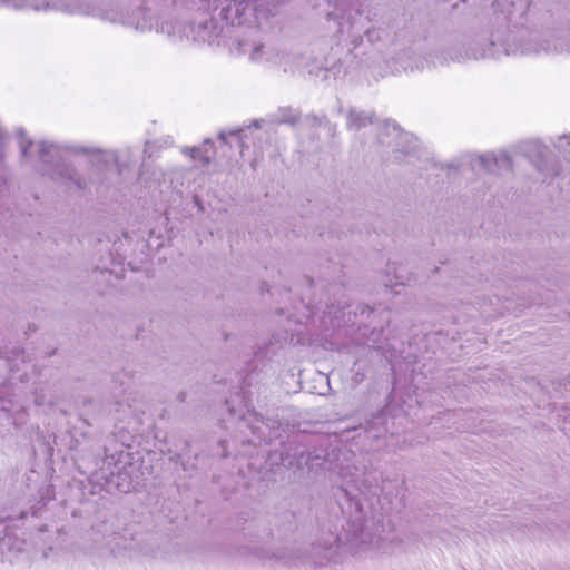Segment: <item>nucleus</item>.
Segmentation results:
<instances>
[{
	"label": "nucleus",
	"mask_w": 570,
	"mask_h": 570,
	"mask_svg": "<svg viewBox=\"0 0 570 570\" xmlns=\"http://www.w3.org/2000/svg\"><path fill=\"white\" fill-rule=\"evenodd\" d=\"M333 553H334V550H333V546L331 544V546H328V547L325 549V551H324V553H323L322 558H323V559L328 560V559L332 557V554H333Z\"/></svg>",
	"instance_id": "19"
},
{
	"label": "nucleus",
	"mask_w": 570,
	"mask_h": 570,
	"mask_svg": "<svg viewBox=\"0 0 570 570\" xmlns=\"http://www.w3.org/2000/svg\"><path fill=\"white\" fill-rule=\"evenodd\" d=\"M83 422H85L88 426H90V425H91V423H90L87 419H83Z\"/></svg>",
	"instance_id": "27"
},
{
	"label": "nucleus",
	"mask_w": 570,
	"mask_h": 570,
	"mask_svg": "<svg viewBox=\"0 0 570 570\" xmlns=\"http://www.w3.org/2000/svg\"><path fill=\"white\" fill-rule=\"evenodd\" d=\"M557 149L560 154L561 169L563 176H570V140L567 137H559Z\"/></svg>",
	"instance_id": "11"
},
{
	"label": "nucleus",
	"mask_w": 570,
	"mask_h": 570,
	"mask_svg": "<svg viewBox=\"0 0 570 570\" xmlns=\"http://www.w3.org/2000/svg\"><path fill=\"white\" fill-rule=\"evenodd\" d=\"M259 51H261V46L255 47L253 50V53H252V58H255L256 53H258Z\"/></svg>",
	"instance_id": "25"
},
{
	"label": "nucleus",
	"mask_w": 570,
	"mask_h": 570,
	"mask_svg": "<svg viewBox=\"0 0 570 570\" xmlns=\"http://www.w3.org/2000/svg\"><path fill=\"white\" fill-rule=\"evenodd\" d=\"M243 132V129L242 128H238V129H234L229 132V135L232 136H239L240 134Z\"/></svg>",
	"instance_id": "24"
},
{
	"label": "nucleus",
	"mask_w": 570,
	"mask_h": 570,
	"mask_svg": "<svg viewBox=\"0 0 570 570\" xmlns=\"http://www.w3.org/2000/svg\"><path fill=\"white\" fill-rule=\"evenodd\" d=\"M387 421V414L384 411H379L366 420L360 429L365 433L368 440L379 441L389 432Z\"/></svg>",
	"instance_id": "8"
},
{
	"label": "nucleus",
	"mask_w": 570,
	"mask_h": 570,
	"mask_svg": "<svg viewBox=\"0 0 570 570\" xmlns=\"http://www.w3.org/2000/svg\"><path fill=\"white\" fill-rule=\"evenodd\" d=\"M73 4L81 6L85 9L94 10V13H89L88 16H97L102 20H107L112 23L137 27V23L131 14H129V11L121 6L116 4L107 8H96L89 3H81L79 1H73Z\"/></svg>",
	"instance_id": "6"
},
{
	"label": "nucleus",
	"mask_w": 570,
	"mask_h": 570,
	"mask_svg": "<svg viewBox=\"0 0 570 570\" xmlns=\"http://www.w3.org/2000/svg\"><path fill=\"white\" fill-rule=\"evenodd\" d=\"M218 139L222 140L224 144H227V138L225 131H220L218 134Z\"/></svg>",
	"instance_id": "23"
},
{
	"label": "nucleus",
	"mask_w": 570,
	"mask_h": 570,
	"mask_svg": "<svg viewBox=\"0 0 570 570\" xmlns=\"http://www.w3.org/2000/svg\"><path fill=\"white\" fill-rule=\"evenodd\" d=\"M218 17L212 18L207 21L200 22L197 27V37L203 41L213 42L217 37L225 33L226 27L224 23L218 24Z\"/></svg>",
	"instance_id": "9"
},
{
	"label": "nucleus",
	"mask_w": 570,
	"mask_h": 570,
	"mask_svg": "<svg viewBox=\"0 0 570 570\" xmlns=\"http://www.w3.org/2000/svg\"><path fill=\"white\" fill-rule=\"evenodd\" d=\"M262 124H263V120H258V119H256V120L252 121V122H250V125H249L248 127H249V128H256V129H258V128H261V127H262Z\"/></svg>",
	"instance_id": "21"
},
{
	"label": "nucleus",
	"mask_w": 570,
	"mask_h": 570,
	"mask_svg": "<svg viewBox=\"0 0 570 570\" xmlns=\"http://www.w3.org/2000/svg\"><path fill=\"white\" fill-rule=\"evenodd\" d=\"M274 557L278 560L286 562V563L299 558V556L294 552L288 553V554L285 552H279V553L275 554Z\"/></svg>",
	"instance_id": "18"
},
{
	"label": "nucleus",
	"mask_w": 570,
	"mask_h": 570,
	"mask_svg": "<svg viewBox=\"0 0 570 570\" xmlns=\"http://www.w3.org/2000/svg\"><path fill=\"white\" fill-rule=\"evenodd\" d=\"M0 4L14 8L17 10L30 9L40 11H62L66 13H94V10L85 9L81 6L73 4L68 0H0Z\"/></svg>",
	"instance_id": "3"
},
{
	"label": "nucleus",
	"mask_w": 570,
	"mask_h": 570,
	"mask_svg": "<svg viewBox=\"0 0 570 570\" xmlns=\"http://www.w3.org/2000/svg\"><path fill=\"white\" fill-rule=\"evenodd\" d=\"M535 169L541 174L542 181H552L563 176L560 160L548 150L538 151L533 159Z\"/></svg>",
	"instance_id": "7"
},
{
	"label": "nucleus",
	"mask_w": 570,
	"mask_h": 570,
	"mask_svg": "<svg viewBox=\"0 0 570 570\" xmlns=\"http://www.w3.org/2000/svg\"><path fill=\"white\" fill-rule=\"evenodd\" d=\"M490 55L485 50H476L463 42H454L435 51V59L440 66L463 63L469 59H482Z\"/></svg>",
	"instance_id": "4"
},
{
	"label": "nucleus",
	"mask_w": 570,
	"mask_h": 570,
	"mask_svg": "<svg viewBox=\"0 0 570 570\" xmlns=\"http://www.w3.org/2000/svg\"><path fill=\"white\" fill-rule=\"evenodd\" d=\"M183 154L191 157L193 159H199L202 161V149L198 147H184Z\"/></svg>",
	"instance_id": "17"
},
{
	"label": "nucleus",
	"mask_w": 570,
	"mask_h": 570,
	"mask_svg": "<svg viewBox=\"0 0 570 570\" xmlns=\"http://www.w3.org/2000/svg\"><path fill=\"white\" fill-rule=\"evenodd\" d=\"M214 149V144L210 139L204 141V149H202V163L207 166L212 163V156L209 151Z\"/></svg>",
	"instance_id": "16"
},
{
	"label": "nucleus",
	"mask_w": 570,
	"mask_h": 570,
	"mask_svg": "<svg viewBox=\"0 0 570 570\" xmlns=\"http://www.w3.org/2000/svg\"><path fill=\"white\" fill-rule=\"evenodd\" d=\"M16 136L21 161H35L39 176L67 190L90 193L92 187L104 184L111 165L119 175L126 168L117 150L52 139L32 140L22 128L16 130Z\"/></svg>",
	"instance_id": "1"
},
{
	"label": "nucleus",
	"mask_w": 570,
	"mask_h": 570,
	"mask_svg": "<svg viewBox=\"0 0 570 570\" xmlns=\"http://www.w3.org/2000/svg\"><path fill=\"white\" fill-rule=\"evenodd\" d=\"M22 406L18 403H14L10 399L0 397V411H3L7 414L12 412H18Z\"/></svg>",
	"instance_id": "14"
},
{
	"label": "nucleus",
	"mask_w": 570,
	"mask_h": 570,
	"mask_svg": "<svg viewBox=\"0 0 570 570\" xmlns=\"http://www.w3.org/2000/svg\"><path fill=\"white\" fill-rule=\"evenodd\" d=\"M374 114L364 110L350 109L347 114V127L351 130L360 131L373 124Z\"/></svg>",
	"instance_id": "10"
},
{
	"label": "nucleus",
	"mask_w": 570,
	"mask_h": 570,
	"mask_svg": "<svg viewBox=\"0 0 570 570\" xmlns=\"http://www.w3.org/2000/svg\"><path fill=\"white\" fill-rule=\"evenodd\" d=\"M377 142L386 147L389 159L395 163L402 161L414 149L412 135L389 121L379 126Z\"/></svg>",
	"instance_id": "2"
},
{
	"label": "nucleus",
	"mask_w": 570,
	"mask_h": 570,
	"mask_svg": "<svg viewBox=\"0 0 570 570\" xmlns=\"http://www.w3.org/2000/svg\"><path fill=\"white\" fill-rule=\"evenodd\" d=\"M368 543L375 546L377 549L382 548L381 538H377L375 541L374 540H370Z\"/></svg>",
	"instance_id": "22"
},
{
	"label": "nucleus",
	"mask_w": 570,
	"mask_h": 570,
	"mask_svg": "<svg viewBox=\"0 0 570 570\" xmlns=\"http://www.w3.org/2000/svg\"><path fill=\"white\" fill-rule=\"evenodd\" d=\"M348 1L351 3V7L355 10V12L357 14H361L362 13L361 3H358L357 1H354V0H348Z\"/></svg>",
	"instance_id": "20"
},
{
	"label": "nucleus",
	"mask_w": 570,
	"mask_h": 570,
	"mask_svg": "<svg viewBox=\"0 0 570 570\" xmlns=\"http://www.w3.org/2000/svg\"><path fill=\"white\" fill-rule=\"evenodd\" d=\"M563 48L562 47H558L557 45L553 46V50H562Z\"/></svg>",
	"instance_id": "26"
},
{
	"label": "nucleus",
	"mask_w": 570,
	"mask_h": 570,
	"mask_svg": "<svg viewBox=\"0 0 570 570\" xmlns=\"http://www.w3.org/2000/svg\"><path fill=\"white\" fill-rule=\"evenodd\" d=\"M475 165L485 174L500 176L502 171L513 173L514 161L512 156L505 151L485 153L475 157Z\"/></svg>",
	"instance_id": "5"
},
{
	"label": "nucleus",
	"mask_w": 570,
	"mask_h": 570,
	"mask_svg": "<svg viewBox=\"0 0 570 570\" xmlns=\"http://www.w3.org/2000/svg\"><path fill=\"white\" fill-rule=\"evenodd\" d=\"M297 460H298V463L299 464H305L307 465L309 469H313L314 468V461H318L321 460V456L317 455V454H313L311 452H301L298 455H297Z\"/></svg>",
	"instance_id": "13"
},
{
	"label": "nucleus",
	"mask_w": 570,
	"mask_h": 570,
	"mask_svg": "<svg viewBox=\"0 0 570 570\" xmlns=\"http://www.w3.org/2000/svg\"><path fill=\"white\" fill-rule=\"evenodd\" d=\"M299 114L292 110V109H286L283 111V118L281 119V124H289V125H295L298 122L299 120Z\"/></svg>",
	"instance_id": "15"
},
{
	"label": "nucleus",
	"mask_w": 570,
	"mask_h": 570,
	"mask_svg": "<svg viewBox=\"0 0 570 570\" xmlns=\"http://www.w3.org/2000/svg\"><path fill=\"white\" fill-rule=\"evenodd\" d=\"M435 51L429 53L414 55V60L411 66L412 70L428 71L436 67Z\"/></svg>",
	"instance_id": "12"
}]
</instances>
